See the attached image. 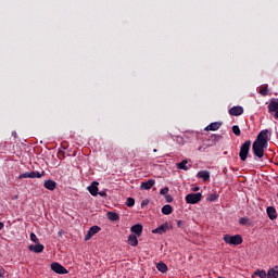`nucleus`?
<instances>
[{"instance_id":"nucleus-1","label":"nucleus","mask_w":278,"mask_h":278,"mask_svg":"<svg viewBox=\"0 0 278 278\" xmlns=\"http://www.w3.org/2000/svg\"><path fill=\"white\" fill-rule=\"evenodd\" d=\"M265 149H268V146H266L265 143H260L257 141H254L252 144L253 154L255 155V157H258L260 160L264 157Z\"/></svg>"},{"instance_id":"nucleus-2","label":"nucleus","mask_w":278,"mask_h":278,"mask_svg":"<svg viewBox=\"0 0 278 278\" xmlns=\"http://www.w3.org/2000/svg\"><path fill=\"white\" fill-rule=\"evenodd\" d=\"M224 242H226V244H232L233 247H238L240 244H242V236L240 235H225L223 237Z\"/></svg>"},{"instance_id":"nucleus-3","label":"nucleus","mask_w":278,"mask_h":278,"mask_svg":"<svg viewBox=\"0 0 278 278\" xmlns=\"http://www.w3.org/2000/svg\"><path fill=\"white\" fill-rule=\"evenodd\" d=\"M249 151H251V140H247L240 147L239 157L241 162H247V157H249Z\"/></svg>"},{"instance_id":"nucleus-4","label":"nucleus","mask_w":278,"mask_h":278,"mask_svg":"<svg viewBox=\"0 0 278 278\" xmlns=\"http://www.w3.org/2000/svg\"><path fill=\"white\" fill-rule=\"evenodd\" d=\"M202 197L203 194L201 192L189 193L186 195L185 200H186V203H188L189 205H197V203L201 201Z\"/></svg>"},{"instance_id":"nucleus-5","label":"nucleus","mask_w":278,"mask_h":278,"mask_svg":"<svg viewBox=\"0 0 278 278\" xmlns=\"http://www.w3.org/2000/svg\"><path fill=\"white\" fill-rule=\"evenodd\" d=\"M269 136H270V131L268 129L261 130L256 137L255 142L268 146Z\"/></svg>"},{"instance_id":"nucleus-6","label":"nucleus","mask_w":278,"mask_h":278,"mask_svg":"<svg viewBox=\"0 0 278 278\" xmlns=\"http://www.w3.org/2000/svg\"><path fill=\"white\" fill-rule=\"evenodd\" d=\"M267 109H268L269 114L274 113V118L276 121H278V100L277 99L270 100Z\"/></svg>"},{"instance_id":"nucleus-7","label":"nucleus","mask_w":278,"mask_h":278,"mask_svg":"<svg viewBox=\"0 0 278 278\" xmlns=\"http://www.w3.org/2000/svg\"><path fill=\"white\" fill-rule=\"evenodd\" d=\"M51 270H53V273H56V275H68V269H66V267H64L60 263H52Z\"/></svg>"},{"instance_id":"nucleus-8","label":"nucleus","mask_w":278,"mask_h":278,"mask_svg":"<svg viewBox=\"0 0 278 278\" xmlns=\"http://www.w3.org/2000/svg\"><path fill=\"white\" fill-rule=\"evenodd\" d=\"M212 143H203L202 146H200L199 148H198V151L200 152V153H204V151L206 150V149H210V147H214V144H216V142H217V140H220V136H218V135H212Z\"/></svg>"},{"instance_id":"nucleus-9","label":"nucleus","mask_w":278,"mask_h":278,"mask_svg":"<svg viewBox=\"0 0 278 278\" xmlns=\"http://www.w3.org/2000/svg\"><path fill=\"white\" fill-rule=\"evenodd\" d=\"M101 231V227L99 226H92L89 228L87 235L85 236V241L88 242L90 238H92L96 233H99Z\"/></svg>"},{"instance_id":"nucleus-10","label":"nucleus","mask_w":278,"mask_h":278,"mask_svg":"<svg viewBox=\"0 0 278 278\" xmlns=\"http://www.w3.org/2000/svg\"><path fill=\"white\" fill-rule=\"evenodd\" d=\"M228 112L230 116H242L244 109L242 106H232Z\"/></svg>"},{"instance_id":"nucleus-11","label":"nucleus","mask_w":278,"mask_h":278,"mask_svg":"<svg viewBox=\"0 0 278 278\" xmlns=\"http://www.w3.org/2000/svg\"><path fill=\"white\" fill-rule=\"evenodd\" d=\"M99 182L93 181L91 184V186L88 187V191L90 193L91 197H97V194H99Z\"/></svg>"},{"instance_id":"nucleus-12","label":"nucleus","mask_w":278,"mask_h":278,"mask_svg":"<svg viewBox=\"0 0 278 278\" xmlns=\"http://www.w3.org/2000/svg\"><path fill=\"white\" fill-rule=\"evenodd\" d=\"M266 212L270 220H277V210L275 208V206H268Z\"/></svg>"},{"instance_id":"nucleus-13","label":"nucleus","mask_w":278,"mask_h":278,"mask_svg":"<svg viewBox=\"0 0 278 278\" xmlns=\"http://www.w3.org/2000/svg\"><path fill=\"white\" fill-rule=\"evenodd\" d=\"M222 125L223 123L219 122L211 123L208 126L205 127V131H218Z\"/></svg>"},{"instance_id":"nucleus-14","label":"nucleus","mask_w":278,"mask_h":278,"mask_svg":"<svg viewBox=\"0 0 278 278\" xmlns=\"http://www.w3.org/2000/svg\"><path fill=\"white\" fill-rule=\"evenodd\" d=\"M153 186H155V179H149L146 182H141L140 189L141 190H151V188H153Z\"/></svg>"},{"instance_id":"nucleus-15","label":"nucleus","mask_w":278,"mask_h":278,"mask_svg":"<svg viewBox=\"0 0 278 278\" xmlns=\"http://www.w3.org/2000/svg\"><path fill=\"white\" fill-rule=\"evenodd\" d=\"M56 187L58 182H55V180H46L43 184V188H46V190L53 191Z\"/></svg>"},{"instance_id":"nucleus-16","label":"nucleus","mask_w":278,"mask_h":278,"mask_svg":"<svg viewBox=\"0 0 278 278\" xmlns=\"http://www.w3.org/2000/svg\"><path fill=\"white\" fill-rule=\"evenodd\" d=\"M29 251H33V253H42L45 251V245L37 243V244H30L28 247Z\"/></svg>"},{"instance_id":"nucleus-17","label":"nucleus","mask_w":278,"mask_h":278,"mask_svg":"<svg viewBox=\"0 0 278 278\" xmlns=\"http://www.w3.org/2000/svg\"><path fill=\"white\" fill-rule=\"evenodd\" d=\"M168 231V224H162L156 229L152 230V233H159L162 236V233H166Z\"/></svg>"},{"instance_id":"nucleus-18","label":"nucleus","mask_w":278,"mask_h":278,"mask_svg":"<svg viewBox=\"0 0 278 278\" xmlns=\"http://www.w3.org/2000/svg\"><path fill=\"white\" fill-rule=\"evenodd\" d=\"M197 177L199 179H202L203 181H210V172L208 170H200L197 174Z\"/></svg>"},{"instance_id":"nucleus-19","label":"nucleus","mask_w":278,"mask_h":278,"mask_svg":"<svg viewBox=\"0 0 278 278\" xmlns=\"http://www.w3.org/2000/svg\"><path fill=\"white\" fill-rule=\"evenodd\" d=\"M130 231L132 233H136V236L140 238V236H142V225L140 224L134 225L132 227H130Z\"/></svg>"},{"instance_id":"nucleus-20","label":"nucleus","mask_w":278,"mask_h":278,"mask_svg":"<svg viewBox=\"0 0 278 278\" xmlns=\"http://www.w3.org/2000/svg\"><path fill=\"white\" fill-rule=\"evenodd\" d=\"M106 216L109 220H112V222L121 220V215H118V213L116 212L110 211L106 213Z\"/></svg>"},{"instance_id":"nucleus-21","label":"nucleus","mask_w":278,"mask_h":278,"mask_svg":"<svg viewBox=\"0 0 278 278\" xmlns=\"http://www.w3.org/2000/svg\"><path fill=\"white\" fill-rule=\"evenodd\" d=\"M190 166H191V165L188 166V160H184V161H181L180 163H177V168H178L179 170H189V169H190Z\"/></svg>"},{"instance_id":"nucleus-22","label":"nucleus","mask_w":278,"mask_h":278,"mask_svg":"<svg viewBox=\"0 0 278 278\" xmlns=\"http://www.w3.org/2000/svg\"><path fill=\"white\" fill-rule=\"evenodd\" d=\"M128 244H130V247H138V237H136V235H129Z\"/></svg>"},{"instance_id":"nucleus-23","label":"nucleus","mask_w":278,"mask_h":278,"mask_svg":"<svg viewBox=\"0 0 278 278\" xmlns=\"http://www.w3.org/2000/svg\"><path fill=\"white\" fill-rule=\"evenodd\" d=\"M267 278H278V266L267 271Z\"/></svg>"},{"instance_id":"nucleus-24","label":"nucleus","mask_w":278,"mask_h":278,"mask_svg":"<svg viewBox=\"0 0 278 278\" xmlns=\"http://www.w3.org/2000/svg\"><path fill=\"white\" fill-rule=\"evenodd\" d=\"M162 214H164L165 216H169V214H173V206H170V204L164 205L162 207Z\"/></svg>"},{"instance_id":"nucleus-25","label":"nucleus","mask_w":278,"mask_h":278,"mask_svg":"<svg viewBox=\"0 0 278 278\" xmlns=\"http://www.w3.org/2000/svg\"><path fill=\"white\" fill-rule=\"evenodd\" d=\"M156 269L160 273H168V266L165 263H162V262L156 265Z\"/></svg>"},{"instance_id":"nucleus-26","label":"nucleus","mask_w":278,"mask_h":278,"mask_svg":"<svg viewBox=\"0 0 278 278\" xmlns=\"http://www.w3.org/2000/svg\"><path fill=\"white\" fill-rule=\"evenodd\" d=\"M254 275H255L256 277H260V278H266V277H268V274H266V270H264V269H262V270L256 269V270L254 271Z\"/></svg>"},{"instance_id":"nucleus-27","label":"nucleus","mask_w":278,"mask_h":278,"mask_svg":"<svg viewBox=\"0 0 278 278\" xmlns=\"http://www.w3.org/2000/svg\"><path fill=\"white\" fill-rule=\"evenodd\" d=\"M218 193H210L206 198V201L213 203L214 201H218Z\"/></svg>"},{"instance_id":"nucleus-28","label":"nucleus","mask_w":278,"mask_h":278,"mask_svg":"<svg viewBox=\"0 0 278 278\" xmlns=\"http://www.w3.org/2000/svg\"><path fill=\"white\" fill-rule=\"evenodd\" d=\"M260 94H262V97H268V87L262 86L260 88Z\"/></svg>"},{"instance_id":"nucleus-29","label":"nucleus","mask_w":278,"mask_h":278,"mask_svg":"<svg viewBox=\"0 0 278 278\" xmlns=\"http://www.w3.org/2000/svg\"><path fill=\"white\" fill-rule=\"evenodd\" d=\"M126 205L127 207H134V205H136V200L134 198H127Z\"/></svg>"},{"instance_id":"nucleus-30","label":"nucleus","mask_w":278,"mask_h":278,"mask_svg":"<svg viewBox=\"0 0 278 278\" xmlns=\"http://www.w3.org/2000/svg\"><path fill=\"white\" fill-rule=\"evenodd\" d=\"M239 224H241V225H251V219H249V217H241L239 219Z\"/></svg>"},{"instance_id":"nucleus-31","label":"nucleus","mask_w":278,"mask_h":278,"mask_svg":"<svg viewBox=\"0 0 278 278\" xmlns=\"http://www.w3.org/2000/svg\"><path fill=\"white\" fill-rule=\"evenodd\" d=\"M232 132L235 134V136H240L242 134L240 131V126L238 125L232 126Z\"/></svg>"},{"instance_id":"nucleus-32","label":"nucleus","mask_w":278,"mask_h":278,"mask_svg":"<svg viewBox=\"0 0 278 278\" xmlns=\"http://www.w3.org/2000/svg\"><path fill=\"white\" fill-rule=\"evenodd\" d=\"M18 179H30V172L23 173L18 176Z\"/></svg>"},{"instance_id":"nucleus-33","label":"nucleus","mask_w":278,"mask_h":278,"mask_svg":"<svg viewBox=\"0 0 278 278\" xmlns=\"http://www.w3.org/2000/svg\"><path fill=\"white\" fill-rule=\"evenodd\" d=\"M30 240H31V242H35L36 244H38V242H39L38 237L34 232L30 233Z\"/></svg>"},{"instance_id":"nucleus-34","label":"nucleus","mask_w":278,"mask_h":278,"mask_svg":"<svg viewBox=\"0 0 278 278\" xmlns=\"http://www.w3.org/2000/svg\"><path fill=\"white\" fill-rule=\"evenodd\" d=\"M42 177H45V172H42V174L40 172H35V178L36 179H40Z\"/></svg>"},{"instance_id":"nucleus-35","label":"nucleus","mask_w":278,"mask_h":278,"mask_svg":"<svg viewBox=\"0 0 278 278\" xmlns=\"http://www.w3.org/2000/svg\"><path fill=\"white\" fill-rule=\"evenodd\" d=\"M168 190H169L168 187H164L163 189L160 190V194L166 195V194H168Z\"/></svg>"},{"instance_id":"nucleus-36","label":"nucleus","mask_w":278,"mask_h":278,"mask_svg":"<svg viewBox=\"0 0 278 278\" xmlns=\"http://www.w3.org/2000/svg\"><path fill=\"white\" fill-rule=\"evenodd\" d=\"M165 200H166L167 203H173V195L166 194Z\"/></svg>"},{"instance_id":"nucleus-37","label":"nucleus","mask_w":278,"mask_h":278,"mask_svg":"<svg viewBox=\"0 0 278 278\" xmlns=\"http://www.w3.org/2000/svg\"><path fill=\"white\" fill-rule=\"evenodd\" d=\"M58 157L59 160H64V152H62L61 150L58 152Z\"/></svg>"},{"instance_id":"nucleus-38","label":"nucleus","mask_w":278,"mask_h":278,"mask_svg":"<svg viewBox=\"0 0 278 278\" xmlns=\"http://www.w3.org/2000/svg\"><path fill=\"white\" fill-rule=\"evenodd\" d=\"M5 277V269L3 267H0V278Z\"/></svg>"},{"instance_id":"nucleus-39","label":"nucleus","mask_w":278,"mask_h":278,"mask_svg":"<svg viewBox=\"0 0 278 278\" xmlns=\"http://www.w3.org/2000/svg\"><path fill=\"white\" fill-rule=\"evenodd\" d=\"M98 194L100 197H108V192H105V191H100V192H98Z\"/></svg>"},{"instance_id":"nucleus-40","label":"nucleus","mask_w":278,"mask_h":278,"mask_svg":"<svg viewBox=\"0 0 278 278\" xmlns=\"http://www.w3.org/2000/svg\"><path fill=\"white\" fill-rule=\"evenodd\" d=\"M30 179H36V172H30Z\"/></svg>"},{"instance_id":"nucleus-41","label":"nucleus","mask_w":278,"mask_h":278,"mask_svg":"<svg viewBox=\"0 0 278 278\" xmlns=\"http://www.w3.org/2000/svg\"><path fill=\"white\" fill-rule=\"evenodd\" d=\"M12 137H13V138H18V135L16 134V131H13V132H12Z\"/></svg>"},{"instance_id":"nucleus-42","label":"nucleus","mask_w":278,"mask_h":278,"mask_svg":"<svg viewBox=\"0 0 278 278\" xmlns=\"http://www.w3.org/2000/svg\"><path fill=\"white\" fill-rule=\"evenodd\" d=\"M3 227H5V224H3V222H0V231L1 229H3Z\"/></svg>"},{"instance_id":"nucleus-43","label":"nucleus","mask_w":278,"mask_h":278,"mask_svg":"<svg viewBox=\"0 0 278 278\" xmlns=\"http://www.w3.org/2000/svg\"><path fill=\"white\" fill-rule=\"evenodd\" d=\"M193 192H199V187H194Z\"/></svg>"},{"instance_id":"nucleus-44","label":"nucleus","mask_w":278,"mask_h":278,"mask_svg":"<svg viewBox=\"0 0 278 278\" xmlns=\"http://www.w3.org/2000/svg\"><path fill=\"white\" fill-rule=\"evenodd\" d=\"M178 227H181V220L178 222Z\"/></svg>"},{"instance_id":"nucleus-45","label":"nucleus","mask_w":278,"mask_h":278,"mask_svg":"<svg viewBox=\"0 0 278 278\" xmlns=\"http://www.w3.org/2000/svg\"><path fill=\"white\" fill-rule=\"evenodd\" d=\"M153 152H154V153H157V149H154Z\"/></svg>"},{"instance_id":"nucleus-46","label":"nucleus","mask_w":278,"mask_h":278,"mask_svg":"<svg viewBox=\"0 0 278 278\" xmlns=\"http://www.w3.org/2000/svg\"><path fill=\"white\" fill-rule=\"evenodd\" d=\"M143 205H144V202L141 203V207H143Z\"/></svg>"}]
</instances>
